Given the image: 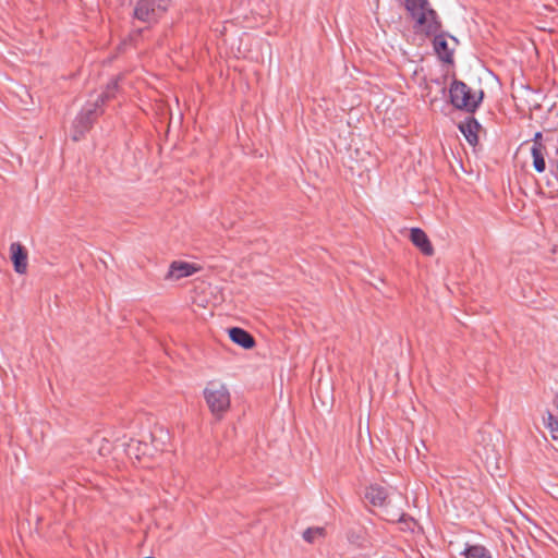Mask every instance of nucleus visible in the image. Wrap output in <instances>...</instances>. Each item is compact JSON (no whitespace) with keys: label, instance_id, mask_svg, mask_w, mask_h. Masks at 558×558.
I'll list each match as a JSON object with an SVG mask.
<instances>
[{"label":"nucleus","instance_id":"18","mask_svg":"<svg viewBox=\"0 0 558 558\" xmlns=\"http://www.w3.org/2000/svg\"><path fill=\"white\" fill-rule=\"evenodd\" d=\"M325 535L324 527H308L303 533V538L307 543H314L317 537H322Z\"/></svg>","mask_w":558,"mask_h":558},{"label":"nucleus","instance_id":"4","mask_svg":"<svg viewBox=\"0 0 558 558\" xmlns=\"http://www.w3.org/2000/svg\"><path fill=\"white\" fill-rule=\"evenodd\" d=\"M104 113L99 102H93L84 107L74 121L73 140L80 141L93 126L99 116Z\"/></svg>","mask_w":558,"mask_h":558},{"label":"nucleus","instance_id":"10","mask_svg":"<svg viewBox=\"0 0 558 558\" xmlns=\"http://www.w3.org/2000/svg\"><path fill=\"white\" fill-rule=\"evenodd\" d=\"M433 46L434 50L439 57V59L446 63H452L453 62V53L452 50L449 49L448 43L446 40V34L445 33H436L433 35Z\"/></svg>","mask_w":558,"mask_h":558},{"label":"nucleus","instance_id":"16","mask_svg":"<svg viewBox=\"0 0 558 558\" xmlns=\"http://www.w3.org/2000/svg\"><path fill=\"white\" fill-rule=\"evenodd\" d=\"M463 555L465 558H488L486 548L481 545H468Z\"/></svg>","mask_w":558,"mask_h":558},{"label":"nucleus","instance_id":"3","mask_svg":"<svg viewBox=\"0 0 558 558\" xmlns=\"http://www.w3.org/2000/svg\"><path fill=\"white\" fill-rule=\"evenodd\" d=\"M170 5V0H137L133 16L147 25L158 23Z\"/></svg>","mask_w":558,"mask_h":558},{"label":"nucleus","instance_id":"8","mask_svg":"<svg viewBox=\"0 0 558 558\" xmlns=\"http://www.w3.org/2000/svg\"><path fill=\"white\" fill-rule=\"evenodd\" d=\"M459 130L470 145L475 146L478 143V132L482 130V125L473 117H469L461 122Z\"/></svg>","mask_w":558,"mask_h":558},{"label":"nucleus","instance_id":"20","mask_svg":"<svg viewBox=\"0 0 558 558\" xmlns=\"http://www.w3.org/2000/svg\"><path fill=\"white\" fill-rule=\"evenodd\" d=\"M405 513H401L400 518L398 519V522H405Z\"/></svg>","mask_w":558,"mask_h":558},{"label":"nucleus","instance_id":"7","mask_svg":"<svg viewBox=\"0 0 558 558\" xmlns=\"http://www.w3.org/2000/svg\"><path fill=\"white\" fill-rule=\"evenodd\" d=\"M410 240L425 256L434 255V247L427 234L421 228H412L410 230Z\"/></svg>","mask_w":558,"mask_h":558},{"label":"nucleus","instance_id":"19","mask_svg":"<svg viewBox=\"0 0 558 558\" xmlns=\"http://www.w3.org/2000/svg\"><path fill=\"white\" fill-rule=\"evenodd\" d=\"M541 140H542V133H541V132H537V133L534 135V138H533V141H534V145H542V144L539 143V141H541Z\"/></svg>","mask_w":558,"mask_h":558},{"label":"nucleus","instance_id":"14","mask_svg":"<svg viewBox=\"0 0 558 558\" xmlns=\"http://www.w3.org/2000/svg\"><path fill=\"white\" fill-rule=\"evenodd\" d=\"M532 157H533V166L537 172L545 171L546 163L543 155V146L542 145H533L531 148Z\"/></svg>","mask_w":558,"mask_h":558},{"label":"nucleus","instance_id":"11","mask_svg":"<svg viewBox=\"0 0 558 558\" xmlns=\"http://www.w3.org/2000/svg\"><path fill=\"white\" fill-rule=\"evenodd\" d=\"M195 271L196 267L193 264L186 262H172L165 279L179 280L193 275Z\"/></svg>","mask_w":558,"mask_h":558},{"label":"nucleus","instance_id":"15","mask_svg":"<svg viewBox=\"0 0 558 558\" xmlns=\"http://www.w3.org/2000/svg\"><path fill=\"white\" fill-rule=\"evenodd\" d=\"M404 7L409 15L421 12L429 8L427 0H404Z\"/></svg>","mask_w":558,"mask_h":558},{"label":"nucleus","instance_id":"17","mask_svg":"<svg viewBox=\"0 0 558 558\" xmlns=\"http://www.w3.org/2000/svg\"><path fill=\"white\" fill-rule=\"evenodd\" d=\"M545 426L549 429L551 437L558 440V420L551 414L550 411H546L543 416Z\"/></svg>","mask_w":558,"mask_h":558},{"label":"nucleus","instance_id":"5","mask_svg":"<svg viewBox=\"0 0 558 558\" xmlns=\"http://www.w3.org/2000/svg\"><path fill=\"white\" fill-rule=\"evenodd\" d=\"M410 16L415 21L413 26L415 33H423L427 37H430L441 29V22L438 19L437 12L432 8L425 9Z\"/></svg>","mask_w":558,"mask_h":558},{"label":"nucleus","instance_id":"9","mask_svg":"<svg viewBox=\"0 0 558 558\" xmlns=\"http://www.w3.org/2000/svg\"><path fill=\"white\" fill-rule=\"evenodd\" d=\"M229 337L232 342L243 349H253L256 344L255 338L245 329L240 327H231L228 329Z\"/></svg>","mask_w":558,"mask_h":558},{"label":"nucleus","instance_id":"6","mask_svg":"<svg viewBox=\"0 0 558 558\" xmlns=\"http://www.w3.org/2000/svg\"><path fill=\"white\" fill-rule=\"evenodd\" d=\"M11 260L15 272L24 275L27 271V250L20 243L13 242L10 245Z\"/></svg>","mask_w":558,"mask_h":558},{"label":"nucleus","instance_id":"13","mask_svg":"<svg viewBox=\"0 0 558 558\" xmlns=\"http://www.w3.org/2000/svg\"><path fill=\"white\" fill-rule=\"evenodd\" d=\"M119 89V77H113L107 84L106 89L98 96L95 102H99L102 109L104 105L116 97Z\"/></svg>","mask_w":558,"mask_h":558},{"label":"nucleus","instance_id":"2","mask_svg":"<svg viewBox=\"0 0 558 558\" xmlns=\"http://www.w3.org/2000/svg\"><path fill=\"white\" fill-rule=\"evenodd\" d=\"M449 96L454 108L474 112L484 97V92L481 90L480 96L476 97L465 83L454 80L449 89Z\"/></svg>","mask_w":558,"mask_h":558},{"label":"nucleus","instance_id":"12","mask_svg":"<svg viewBox=\"0 0 558 558\" xmlns=\"http://www.w3.org/2000/svg\"><path fill=\"white\" fill-rule=\"evenodd\" d=\"M365 498L375 507L387 505L388 494L385 487L374 484L366 488Z\"/></svg>","mask_w":558,"mask_h":558},{"label":"nucleus","instance_id":"1","mask_svg":"<svg viewBox=\"0 0 558 558\" xmlns=\"http://www.w3.org/2000/svg\"><path fill=\"white\" fill-rule=\"evenodd\" d=\"M204 398L211 414L218 420H221L230 409V392L226 385L219 381L211 380L207 384Z\"/></svg>","mask_w":558,"mask_h":558}]
</instances>
